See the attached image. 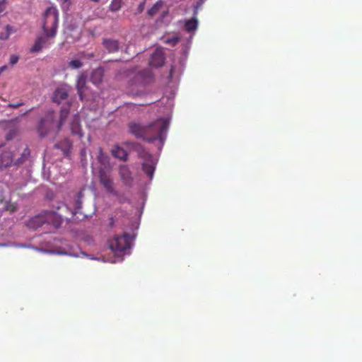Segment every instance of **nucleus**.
I'll return each instance as SVG.
<instances>
[{"label":"nucleus","instance_id":"obj_1","mask_svg":"<svg viewBox=\"0 0 362 362\" xmlns=\"http://www.w3.org/2000/svg\"><path fill=\"white\" fill-rule=\"evenodd\" d=\"M128 127L129 133L137 139H141L146 142L158 140L163 144L165 139L168 122L163 118L157 119L146 125L132 122L128 124Z\"/></svg>","mask_w":362,"mask_h":362},{"label":"nucleus","instance_id":"obj_2","mask_svg":"<svg viewBox=\"0 0 362 362\" xmlns=\"http://www.w3.org/2000/svg\"><path fill=\"white\" fill-rule=\"evenodd\" d=\"M59 22L58 10L53 6L48 7L43 15L42 30L47 37L53 38L56 36Z\"/></svg>","mask_w":362,"mask_h":362},{"label":"nucleus","instance_id":"obj_3","mask_svg":"<svg viewBox=\"0 0 362 362\" xmlns=\"http://www.w3.org/2000/svg\"><path fill=\"white\" fill-rule=\"evenodd\" d=\"M53 209L49 211V212L47 214V217L52 222V226H54V228H59L64 219H69L72 218L75 214L76 211H74L72 209H69V206L64 203H58L56 206H52Z\"/></svg>","mask_w":362,"mask_h":362},{"label":"nucleus","instance_id":"obj_4","mask_svg":"<svg viewBox=\"0 0 362 362\" xmlns=\"http://www.w3.org/2000/svg\"><path fill=\"white\" fill-rule=\"evenodd\" d=\"M59 131L57 130V122H55V115L52 110L47 111L37 125V132L42 138Z\"/></svg>","mask_w":362,"mask_h":362},{"label":"nucleus","instance_id":"obj_5","mask_svg":"<svg viewBox=\"0 0 362 362\" xmlns=\"http://www.w3.org/2000/svg\"><path fill=\"white\" fill-rule=\"evenodd\" d=\"M130 245L131 237L127 233L122 235H115L114 238L109 242L110 248L116 254L123 252L126 250L129 249Z\"/></svg>","mask_w":362,"mask_h":362},{"label":"nucleus","instance_id":"obj_6","mask_svg":"<svg viewBox=\"0 0 362 362\" xmlns=\"http://www.w3.org/2000/svg\"><path fill=\"white\" fill-rule=\"evenodd\" d=\"M98 177L100 184L108 193L118 196V193L114 187L113 180L110 171H107L104 168H100L98 172Z\"/></svg>","mask_w":362,"mask_h":362},{"label":"nucleus","instance_id":"obj_7","mask_svg":"<svg viewBox=\"0 0 362 362\" xmlns=\"http://www.w3.org/2000/svg\"><path fill=\"white\" fill-rule=\"evenodd\" d=\"M49 212V211H47L31 218L28 223V227L36 229L42 226L44 223L52 225V222L50 221L51 220L47 217V214Z\"/></svg>","mask_w":362,"mask_h":362},{"label":"nucleus","instance_id":"obj_8","mask_svg":"<svg viewBox=\"0 0 362 362\" xmlns=\"http://www.w3.org/2000/svg\"><path fill=\"white\" fill-rule=\"evenodd\" d=\"M86 75L85 74H81L78 76L76 87L77 89V93L79 96V98L81 101L85 99V93L87 89L86 87Z\"/></svg>","mask_w":362,"mask_h":362},{"label":"nucleus","instance_id":"obj_9","mask_svg":"<svg viewBox=\"0 0 362 362\" xmlns=\"http://www.w3.org/2000/svg\"><path fill=\"white\" fill-rule=\"evenodd\" d=\"M165 56L160 49H156L152 54L150 59V65L155 67H160L164 64Z\"/></svg>","mask_w":362,"mask_h":362},{"label":"nucleus","instance_id":"obj_10","mask_svg":"<svg viewBox=\"0 0 362 362\" xmlns=\"http://www.w3.org/2000/svg\"><path fill=\"white\" fill-rule=\"evenodd\" d=\"M132 150L137 152L138 156L144 160V161H148L154 159L153 156L146 151L143 146L139 143H132Z\"/></svg>","mask_w":362,"mask_h":362},{"label":"nucleus","instance_id":"obj_11","mask_svg":"<svg viewBox=\"0 0 362 362\" xmlns=\"http://www.w3.org/2000/svg\"><path fill=\"white\" fill-rule=\"evenodd\" d=\"M119 174L122 181L127 185L132 184L133 178L132 173L127 165H122L119 168Z\"/></svg>","mask_w":362,"mask_h":362},{"label":"nucleus","instance_id":"obj_12","mask_svg":"<svg viewBox=\"0 0 362 362\" xmlns=\"http://www.w3.org/2000/svg\"><path fill=\"white\" fill-rule=\"evenodd\" d=\"M17 206L15 203H11L5 199L4 196L0 192V212L9 211L13 212L16 211Z\"/></svg>","mask_w":362,"mask_h":362},{"label":"nucleus","instance_id":"obj_13","mask_svg":"<svg viewBox=\"0 0 362 362\" xmlns=\"http://www.w3.org/2000/svg\"><path fill=\"white\" fill-rule=\"evenodd\" d=\"M70 129L72 135H77L79 138L83 136L80 119L78 115H74L70 124Z\"/></svg>","mask_w":362,"mask_h":362},{"label":"nucleus","instance_id":"obj_14","mask_svg":"<svg viewBox=\"0 0 362 362\" xmlns=\"http://www.w3.org/2000/svg\"><path fill=\"white\" fill-rule=\"evenodd\" d=\"M72 146H73L72 142L68 138L64 139L62 141L57 143L54 145V148L60 149L65 156L69 155V153L71 152V149L72 148Z\"/></svg>","mask_w":362,"mask_h":362},{"label":"nucleus","instance_id":"obj_15","mask_svg":"<svg viewBox=\"0 0 362 362\" xmlns=\"http://www.w3.org/2000/svg\"><path fill=\"white\" fill-rule=\"evenodd\" d=\"M13 163H14L12 152L6 151L0 155V169L6 168L11 165Z\"/></svg>","mask_w":362,"mask_h":362},{"label":"nucleus","instance_id":"obj_16","mask_svg":"<svg viewBox=\"0 0 362 362\" xmlns=\"http://www.w3.org/2000/svg\"><path fill=\"white\" fill-rule=\"evenodd\" d=\"M103 45L108 52H117L119 50V42L116 40L103 39Z\"/></svg>","mask_w":362,"mask_h":362},{"label":"nucleus","instance_id":"obj_17","mask_svg":"<svg viewBox=\"0 0 362 362\" xmlns=\"http://www.w3.org/2000/svg\"><path fill=\"white\" fill-rule=\"evenodd\" d=\"M155 168H156V161L154 159H152L148 161H144V163L142 164V169H143L144 172L151 179L153 177Z\"/></svg>","mask_w":362,"mask_h":362},{"label":"nucleus","instance_id":"obj_18","mask_svg":"<svg viewBox=\"0 0 362 362\" xmlns=\"http://www.w3.org/2000/svg\"><path fill=\"white\" fill-rule=\"evenodd\" d=\"M47 37L45 35V36H38L35 39L33 45L30 48V52H40L42 49L44 45L47 42Z\"/></svg>","mask_w":362,"mask_h":362},{"label":"nucleus","instance_id":"obj_19","mask_svg":"<svg viewBox=\"0 0 362 362\" xmlns=\"http://www.w3.org/2000/svg\"><path fill=\"white\" fill-rule=\"evenodd\" d=\"M68 97V92L64 88H58L55 90L53 94V101L58 104Z\"/></svg>","mask_w":362,"mask_h":362},{"label":"nucleus","instance_id":"obj_20","mask_svg":"<svg viewBox=\"0 0 362 362\" xmlns=\"http://www.w3.org/2000/svg\"><path fill=\"white\" fill-rule=\"evenodd\" d=\"M112 154L114 157L121 160L126 161L128 158L127 152L119 146H115L112 150Z\"/></svg>","mask_w":362,"mask_h":362},{"label":"nucleus","instance_id":"obj_21","mask_svg":"<svg viewBox=\"0 0 362 362\" xmlns=\"http://www.w3.org/2000/svg\"><path fill=\"white\" fill-rule=\"evenodd\" d=\"M137 76L141 83H148L153 78V74L149 69H145L140 71Z\"/></svg>","mask_w":362,"mask_h":362},{"label":"nucleus","instance_id":"obj_22","mask_svg":"<svg viewBox=\"0 0 362 362\" xmlns=\"http://www.w3.org/2000/svg\"><path fill=\"white\" fill-rule=\"evenodd\" d=\"M103 71L101 69H97L92 71L90 76V81L94 84L97 85L102 82L103 78Z\"/></svg>","mask_w":362,"mask_h":362},{"label":"nucleus","instance_id":"obj_23","mask_svg":"<svg viewBox=\"0 0 362 362\" xmlns=\"http://www.w3.org/2000/svg\"><path fill=\"white\" fill-rule=\"evenodd\" d=\"M69 114V110L66 107H62L60 110V118L57 122V130H60L62 127L64 125L68 115Z\"/></svg>","mask_w":362,"mask_h":362},{"label":"nucleus","instance_id":"obj_24","mask_svg":"<svg viewBox=\"0 0 362 362\" xmlns=\"http://www.w3.org/2000/svg\"><path fill=\"white\" fill-rule=\"evenodd\" d=\"M162 6L163 2L161 1H157L150 9L148 10L147 16L150 18L154 17L160 11Z\"/></svg>","mask_w":362,"mask_h":362},{"label":"nucleus","instance_id":"obj_25","mask_svg":"<svg viewBox=\"0 0 362 362\" xmlns=\"http://www.w3.org/2000/svg\"><path fill=\"white\" fill-rule=\"evenodd\" d=\"M30 156V150L28 148H25L23 152L21 153V156L14 161V165H20L24 163Z\"/></svg>","mask_w":362,"mask_h":362},{"label":"nucleus","instance_id":"obj_26","mask_svg":"<svg viewBox=\"0 0 362 362\" xmlns=\"http://www.w3.org/2000/svg\"><path fill=\"white\" fill-rule=\"evenodd\" d=\"M197 21L195 18H192L185 21V28L187 32H192L197 29Z\"/></svg>","mask_w":362,"mask_h":362},{"label":"nucleus","instance_id":"obj_27","mask_svg":"<svg viewBox=\"0 0 362 362\" xmlns=\"http://www.w3.org/2000/svg\"><path fill=\"white\" fill-rule=\"evenodd\" d=\"M98 160L100 163L103 165H105L109 163V157L107 154L104 153L102 148L99 149V154L98 156Z\"/></svg>","mask_w":362,"mask_h":362},{"label":"nucleus","instance_id":"obj_28","mask_svg":"<svg viewBox=\"0 0 362 362\" xmlns=\"http://www.w3.org/2000/svg\"><path fill=\"white\" fill-rule=\"evenodd\" d=\"M122 0H112L109 8L112 12L118 11L122 7Z\"/></svg>","mask_w":362,"mask_h":362},{"label":"nucleus","instance_id":"obj_29","mask_svg":"<svg viewBox=\"0 0 362 362\" xmlns=\"http://www.w3.org/2000/svg\"><path fill=\"white\" fill-rule=\"evenodd\" d=\"M82 65L83 64L79 59H74L69 63V66L74 69H79Z\"/></svg>","mask_w":362,"mask_h":362},{"label":"nucleus","instance_id":"obj_30","mask_svg":"<svg viewBox=\"0 0 362 362\" xmlns=\"http://www.w3.org/2000/svg\"><path fill=\"white\" fill-rule=\"evenodd\" d=\"M6 33H0V40H7L9 37L11 33V27L10 25H7L6 26Z\"/></svg>","mask_w":362,"mask_h":362},{"label":"nucleus","instance_id":"obj_31","mask_svg":"<svg viewBox=\"0 0 362 362\" xmlns=\"http://www.w3.org/2000/svg\"><path fill=\"white\" fill-rule=\"evenodd\" d=\"M178 41H179V39L177 37H173V38L167 39L165 41V42L166 44H169V45L174 46L178 42Z\"/></svg>","mask_w":362,"mask_h":362},{"label":"nucleus","instance_id":"obj_32","mask_svg":"<svg viewBox=\"0 0 362 362\" xmlns=\"http://www.w3.org/2000/svg\"><path fill=\"white\" fill-rule=\"evenodd\" d=\"M145 4L146 1L144 0L141 3L139 4L138 8H137V13H141L145 8Z\"/></svg>","mask_w":362,"mask_h":362},{"label":"nucleus","instance_id":"obj_33","mask_svg":"<svg viewBox=\"0 0 362 362\" xmlns=\"http://www.w3.org/2000/svg\"><path fill=\"white\" fill-rule=\"evenodd\" d=\"M6 2L7 0H0V13L6 9Z\"/></svg>","mask_w":362,"mask_h":362},{"label":"nucleus","instance_id":"obj_34","mask_svg":"<svg viewBox=\"0 0 362 362\" xmlns=\"http://www.w3.org/2000/svg\"><path fill=\"white\" fill-rule=\"evenodd\" d=\"M19 58L18 56L16 55H12L11 57H10V64L11 65H14L16 64L18 61Z\"/></svg>","mask_w":362,"mask_h":362},{"label":"nucleus","instance_id":"obj_35","mask_svg":"<svg viewBox=\"0 0 362 362\" xmlns=\"http://www.w3.org/2000/svg\"><path fill=\"white\" fill-rule=\"evenodd\" d=\"M23 103H10L8 104V107L12 108H18L20 106L23 105Z\"/></svg>","mask_w":362,"mask_h":362},{"label":"nucleus","instance_id":"obj_36","mask_svg":"<svg viewBox=\"0 0 362 362\" xmlns=\"http://www.w3.org/2000/svg\"><path fill=\"white\" fill-rule=\"evenodd\" d=\"M118 199H119V203H124V199L123 197H119Z\"/></svg>","mask_w":362,"mask_h":362},{"label":"nucleus","instance_id":"obj_37","mask_svg":"<svg viewBox=\"0 0 362 362\" xmlns=\"http://www.w3.org/2000/svg\"><path fill=\"white\" fill-rule=\"evenodd\" d=\"M6 69V66H3L0 68V70H1V73H2L3 71H4Z\"/></svg>","mask_w":362,"mask_h":362},{"label":"nucleus","instance_id":"obj_38","mask_svg":"<svg viewBox=\"0 0 362 362\" xmlns=\"http://www.w3.org/2000/svg\"><path fill=\"white\" fill-rule=\"evenodd\" d=\"M76 204L78 205L77 208H80V204H81V202L79 201V198L78 199V200L76 201Z\"/></svg>","mask_w":362,"mask_h":362},{"label":"nucleus","instance_id":"obj_39","mask_svg":"<svg viewBox=\"0 0 362 362\" xmlns=\"http://www.w3.org/2000/svg\"><path fill=\"white\" fill-rule=\"evenodd\" d=\"M113 224H114V221H113V218H110V225H111V226H112Z\"/></svg>","mask_w":362,"mask_h":362},{"label":"nucleus","instance_id":"obj_40","mask_svg":"<svg viewBox=\"0 0 362 362\" xmlns=\"http://www.w3.org/2000/svg\"><path fill=\"white\" fill-rule=\"evenodd\" d=\"M92 1L98 2L99 0H91Z\"/></svg>","mask_w":362,"mask_h":362}]
</instances>
